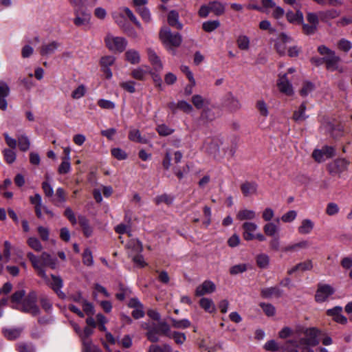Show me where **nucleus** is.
Returning a JSON list of instances; mask_svg holds the SVG:
<instances>
[{
	"mask_svg": "<svg viewBox=\"0 0 352 352\" xmlns=\"http://www.w3.org/2000/svg\"><path fill=\"white\" fill-rule=\"evenodd\" d=\"M10 94V88L6 82L0 81V109L5 111L8 107L6 98Z\"/></svg>",
	"mask_w": 352,
	"mask_h": 352,
	"instance_id": "nucleus-17",
	"label": "nucleus"
},
{
	"mask_svg": "<svg viewBox=\"0 0 352 352\" xmlns=\"http://www.w3.org/2000/svg\"><path fill=\"white\" fill-rule=\"evenodd\" d=\"M243 237L245 241H252L254 239L255 232L258 230V226L253 222L246 221L243 226Z\"/></svg>",
	"mask_w": 352,
	"mask_h": 352,
	"instance_id": "nucleus-16",
	"label": "nucleus"
},
{
	"mask_svg": "<svg viewBox=\"0 0 352 352\" xmlns=\"http://www.w3.org/2000/svg\"><path fill=\"white\" fill-rule=\"evenodd\" d=\"M313 268L312 261L311 260H307L305 261L301 262L289 269L287 272L289 274H292L293 273L300 271L305 272L311 270Z\"/></svg>",
	"mask_w": 352,
	"mask_h": 352,
	"instance_id": "nucleus-24",
	"label": "nucleus"
},
{
	"mask_svg": "<svg viewBox=\"0 0 352 352\" xmlns=\"http://www.w3.org/2000/svg\"><path fill=\"white\" fill-rule=\"evenodd\" d=\"M75 18L74 23L76 26L87 25L89 23L91 16L90 14L84 9H74Z\"/></svg>",
	"mask_w": 352,
	"mask_h": 352,
	"instance_id": "nucleus-13",
	"label": "nucleus"
},
{
	"mask_svg": "<svg viewBox=\"0 0 352 352\" xmlns=\"http://www.w3.org/2000/svg\"><path fill=\"white\" fill-rule=\"evenodd\" d=\"M216 289V286L211 280H205L199 285L195 290V295L197 296H202L206 294H209L214 292Z\"/></svg>",
	"mask_w": 352,
	"mask_h": 352,
	"instance_id": "nucleus-15",
	"label": "nucleus"
},
{
	"mask_svg": "<svg viewBox=\"0 0 352 352\" xmlns=\"http://www.w3.org/2000/svg\"><path fill=\"white\" fill-rule=\"evenodd\" d=\"M129 139L131 141L141 143V144L147 143L146 139L142 137L140 131L136 129H130L129 133Z\"/></svg>",
	"mask_w": 352,
	"mask_h": 352,
	"instance_id": "nucleus-31",
	"label": "nucleus"
},
{
	"mask_svg": "<svg viewBox=\"0 0 352 352\" xmlns=\"http://www.w3.org/2000/svg\"><path fill=\"white\" fill-rule=\"evenodd\" d=\"M340 208L336 203H329L326 208V213L329 216H333L339 212Z\"/></svg>",
	"mask_w": 352,
	"mask_h": 352,
	"instance_id": "nucleus-63",
	"label": "nucleus"
},
{
	"mask_svg": "<svg viewBox=\"0 0 352 352\" xmlns=\"http://www.w3.org/2000/svg\"><path fill=\"white\" fill-rule=\"evenodd\" d=\"M314 228V223L309 219H303L298 228V232L300 234H309Z\"/></svg>",
	"mask_w": 352,
	"mask_h": 352,
	"instance_id": "nucleus-21",
	"label": "nucleus"
},
{
	"mask_svg": "<svg viewBox=\"0 0 352 352\" xmlns=\"http://www.w3.org/2000/svg\"><path fill=\"white\" fill-rule=\"evenodd\" d=\"M314 89L315 85L312 82L309 81H305L302 83V88L300 89L299 93L301 96L305 97L311 93Z\"/></svg>",
	"mask_w": 352,
	"mask_h": 352,
	"instance_id": "nucleus-44",
	"label": "nucleus"
},
{
	"mask_svg": "<svg viewBox=\"0 0 352 352\" xmlns=\"http://www.w3.org/2000/svg\"><path fill=\"white\" fill-rule=\"evenodd\" d=\"M349 164V162L344 159H337L329 164L327 170L331 175L340 176L347 170Z\"/></svg>",
	"mask_w": 352,
	"mask_h": 352,
	"instance_id": "nucleus-8",
	"label": "nucleus"
},
{
	"mask_svg": "<svg viewBox=\"0 0 352 352\" xmlns=\"http://www.w3.org/2000/svg\"><path fill=\"white\" fill-rule=\"evenodd\" d=\"M170 338L174 339L175 342L178 344H183L186 340V337L184 333L174 331L170 334Z\"/></svg>",
	"mask_w": 352,
	"mask_h": 352,
	"instance_id": "nucleus-59",
	"label": "nucleus"
},
{
	"mask_svg": "<svg viewBox=\"0 0 352 352\" xmlns=\"http://www.w3.org/2000/svg\"><path fill=\"white\" fill-rule=\"evenodd\" d=\"M192 103L197 109H204L206 107H207L209 104V100L204 98L201 95L196 94L192 97Z\"/></svg>",
	"mask_w": 352,
	"mask_h": 352,
	"instance_id": "nucleus-26",
	"label": "nucleus"
},
{
	"mask_svg": "<svg viewBox=\"0 0 352 352\" xmlns=\"http://www.w3.org/2000/svg\"><path fill=\"white\" fill-rule=\"evenodd\" d=\"M159 325V331H160L162 335L166 336L167 337H170V327L169 324L164 322L162 321L158 323Z\"/></svg>",
	"mask_w": 352,
	"mask_h": 352,
	"instance_id": "nucleus-56",
	"label": "nucleus"
},
{
	"mask_svg": "<svg viewBox=\"0 0 352 352\" xmlns=\"http://www.w3.org/2000/svg\"><path fill=\"white\" fill-rule=\"evenodd\" d=\"M259 306L262 308L263 311L267 316L271 317L276 314V309L272 304L261 302Z\"/></svg>",
	"mask_w": 352,
	"mask_h": 352,
	"instance_id": "nucleus-50",
	"label": "nucleus"
},
{
	"mask_svg": "<svg viewBox=\"0 0 352 352\" xmlns=\"http://www.w3.org/2000/svg\"><path fill=\"white\" fill-rule=\"evenodd\" d=\"M318 51L321 55L324 56L322 59L326 63L327 69L331 71L338 69L340 58L336 54L334 51L325 45H320L318 47Z\"/></svg>",
	"mask_w": 352,
	"mask_h": 352,
	"instance_id": "nucleus-3",
	"label": "nucleus"
},
{
	"mask_svg": "<svg viewBox=\"0 0 352 352\" xmlns=\"http://www.w3.org/2000/svg\"><path fill=\"white\" fill-rule=\"evenodd\" d=\"M220 23L218 20L208 21L202 24V28L205 32H211L218 28Z\"/></svg>",
	"mask_w": 352,
	"mask_h": 352,
	"instance_id": "nucleus-46",
	"label": "nucleus"
},
{
	"mask_svg": "<svg viewBox=\"0 0 352 352\" xmlns=\"http://www.w3.org/2000/svg\"><path fill=\"white\" fill-rule=\"evenodd\" d=\"M82 263L87 266H92L94 265V258L89 248H86L82 253Z\"/></svg>",
	"mask_w": 352,
	"mask_h": 352,
	"instance_id": "nucleus-49",
	"label": "nucleus"
},
{
	"mask_svg": "<svg viewBox=\"0 0 352 352\" xmlns=\"http://www.w3.org/2000/svg\"><path fill=\"white\" fill-rule=\"evenodd\" d=\"M124 12L126 14V15L129 18V19L135 23V25L140 30H142V25L138 21L136 16L134 15L133 12L129 8H123Z\"/></svg>",
	"mask_w": 352,
	"mask_h": 352,
	"instance_id": "nucleus-58",
	"label": "nucleus"
},
{
	"mask_svg": "<svg viewBox=\"0 0 352 352\" xmlns=\"http://www.w3.org/2000/svg\"><path fill=\"white\" fill-rule=\"evenodd\" d=\"M334 289L328 284H319L315 295V299L318 302H322L334 293Z\"/></svg>",
	"mask_w": 352,
	"mask_h": 352,
	"instance_id": "nucleus-9",
	"label": "nucleus"
},
{
	"mask_svg": "<svg viewBox=\"0 0 352 352\" xmlns=\"http://www.w3.org/2000/svg\"><path fill=\"white\" fill-rule=\"evenodd\" d=\"M309 246V243L307 241H302L300 242L289 245L283 248V251L285 252H296L300 249H305Z\"/></svg>",
	"mask_w": 352,
	"mask_h": 352,
	"instance_id": "nucleus-36",
	"label": "nucleus"
},
{
	"mask_svg": "<svg viewBox=\"0 0 352 352\" xmlns=\"http://www.w3.org/2000/svg\"><path fill=\"white\" fill-rule=\"evenodd\" d=\"M37 296L35 292H31L23 300L21 307L16 305L14 308L20 311L31 314L32 316H37L40 314V309L36 304Z\"/></svg>",
	"mask_w": 352,
	"mask_h": 352,
	"instance_id": "nucleus-2",
	"label": "nucleus"
},
{
	"mask_svg": "<svg viewBox=\"0 0 352 352\" xmlns=\"http://www.w3.org/2000/svg\"><path fill=\"white\" fill-rule=\"evenodd\" d=\"M78 223L83 230L84 234L87 237L90 236L92 234L93 230H92V228L89 226L88 219L83 216H79L78 217Z\"/></svg>",
	"mask_w": 352,
	"mask_h": 352,
	"instance_id": "nucleus-32",
	"label": "nucleus"
},
{
	"mask_svg": "<svg viewBox=\"0 0 352 352\" xmlns=\"http://www.w3.org/2000/svg\"><path fill=\"white\" fill-rule=\"evenodd\" d=\"M23 329L22 327L5 329L3 331V335L8 340H12L18 338Z\"/></svg>",
	"mask_w": 352,
	"mask_h": 352,
	"instance_id": "nucleus-27",
	"label": "nucleus"
},
{
	"mask_svg": "<svg viewBox=\"0 0 352 352\" xmlns=\"http://www.w3.org/2000/svg\"><path fill=\"white\" fill-rule=\"evenodd\" d=\"M277 86L279 91L288 96H291L294 94V89L292 83L288 80L287 77V74H284L283 75H279L278 79L277 81Z\"/></svg>",
	"mask_w": 352,
	"mask_h": 352,
	"instance_id": "nucleus-12",
	"label": "nucleus"
},
{
	"mask_svg": "<svg viewBox=\"0 0 352 352\" xmlns=\"http://www.w3.org/2000/svg\"><path fill=\"white\" fill-rule=\"evenodd\" d=\"M27 256L31 261L34 268L36 270L38 275L43 279L45 283L50 286L58 296H64L63 293L60 291V288L63 287L61 278L52 274L50 279L46 274L45 270L42 269L41 265L36 261L33 253H28Z\"/></svg>",
	"mask_w": 352,
	"mask_h": 352,
	"instance_id": "nucleus-1",
	"label": "nucleus"
},
{
	"mask_svg": "<svg viewBox=\"0 0 352 352\" xmlns=\"http://www.w3.org/2000/svg\"><path fill=\"white\" fill-rule=\"evenodd\" d=\"M137 12L141 16L142 19L146 21L149 22L151 19V13L146 7L137 8Z\"/></svg>",
	"mask_w": 352,
	"mask_h": 352,
	"instance_id": "nucleus-62",
	"label": "nucleus"
},
{
	"mask_svg": "<svg viewBox=\"0 0 352 352\" xmlns=\"http://www.w3.org/2000/svg\"><path fill=\"white\" fill-rule=\"evenodd\" d=\"M71 170V163L70 160H68V157L66 159L62 158V162L58 166V173L60 175H65L68 173Z\"/></svg>",
	"mask_w": 352,
	"mask_h": 352,
	"instance_id": "nucleus-48",
	"label": "nucleus"
},
{
	"mask_svg": "<svg viewBox=\"0 0 352 352\" xmlns=\"http://www.w3.org/2000/svg\"><path fill=\"white\" fill-rule=\"evenodd\" d=\"M263 231L267 236H274L279 231L276 224L273 222H268L263 226Z\"/></svg>",
	"mask_w": 352,
	"mask_h": 352,
	"instance_id": "nucleus-39",
	"label": "nucleus"
},
{
	"mask_svg": "<svg viewBox=\"0 0 352 352\" xmlns=\"http://www.w3.org/2000/svg\"><path fill=\"white\" fill-rule=\"evenodd\" d=\"M305 338L300 339L301 345L315 346L320 342V336L322 332L317 328H307L304 331Z\"/></svg>",
	"mask_w": 352,
	"mask_h": 352,
	"instance_id": "nucleus-7",
	"label": "nucleus"
},
{
	"mask_svg": "<svg viewBox=\"0 0 352 352\" xmlns=\"http://www.w3.org/2000/svg\"><path fill=\"white\" fill-rule=\"evenodd\" d=\"M94 333L93 328H91L89 327H86L83 331L80 333V337L82 342V351H85L87 350L86 343L90 344V346H96L91 341V339H89V336L92 335Z\"/></svg>",
	"mask_w": 352,
	"mask_h": 352,
	"instance_id": "nucleus-22",
	"label": "nucleus"
},
{
	"mask_svg": "<svg viewBox=\"0 0 352 352\" xmlns=\"http://www.w3.org/2000/svg\"><path fill=\"white\" fill-rule=\"evenodd\" d=\"M236 43L240 50H247L249 49L250 40L246 36H239L237 38Z\"/></svg>",
	"mask_w": 352,
	"mask_h": 352,
	"instance_id": "nucleus-51",
	"label": "nucleus"
},
{
	"mask_svg": "<svg viewBox=\"0 0 352 352\" xmlns=\"http://www.w3.org/2000/svg\"><path fill=\"white\" fill-rule=\"evenodd\" d=\"M209 5L210 7L211 12H213L215 15H221L225 12L224 5L219 1H211L209 3Z\"/></svg>",
	"mask_w": 352,
	"mask_h": 352,
	"instance_id": "nucleus-38",
	"label": "nucleus"
},
{
	"mask_svg": "<svg viewBox=\"0 0 352 352\" xmlns=\"http://www.w3.org/2000/svg\"><path fill=\"white\" fill-rule=\"evenodd\" d=\"M36 261L41 265L42 269L44 267H49L51 269H55L57 265V259L52 257L47 252H43L39 258L34 255Z\"/></svg>",
	"mask_w": 352,
	"mask_h": 352,
	"instance_id": "nucleus-14",
	"label": "nucleus"
},
{
	"mask_svg": "<svg viewBox=\"0 0 352 352\" xmlns=\"http://www.w3.org/2000/svg\"><path fill=\"white\" fill-rule=\"evenodd\" d=\"M142 328L147 331L146 336L147 339L152 342H157L160 340L159 335H162L159 331V325L153 323L143 322Z\"/></svg>",
	"mask_w": 352,
	"mask_h": 352,
	"instance_id": "nucleus-10",
	"label": "nucleus"
},
{
	"mask_svg": "<svg viewBox=\"0 0 352 352\" xmlns=\"http://www.w3.org/2000/svg\"><path fill=\"white\" fill-rule=\"evenodd\" d=\"M56 197L53 202L57 206L66 201L65 192L63 188L59 187L56 189Z\"/></svg>",
	"mask_w": 352,
	"mask_h": 352,
	"instance_id": "nucleus-43",
	"label": "nucleus"
},
{
	"mask_svg": "<svg viewBox=\"0 0 352 352\" xmlns=\"http://www.w3.org/2000/svg\"><path fill=\"white\" fill-rule=\"evenodd\" d=\"M257 188L258 185L254 182H245L241 185V190L245 197L256 194Z\"/></svg>",
	"mask_w": 352,
	"mask_h": 352,
	"instance_id": "nucleus-19",
	"label": "nucleus"
},
{
	"mask_svg": "<svg viewBox=\"0 0 352 352\" xmlns=\"http://www.w3.org/2000/svg\"><path fill=\"white\" fill-rule=\"evenodd\" d=\"M306 104L302 103L298 111H294L293 115V119L296 122H300L305 120L307 116L305 115Z\"/></svg>",
	"mask_w": 352,
	"mask_h": 352,
	"instance_id": "nucleus-40",
	"label": "nucleus"
},
{
	"mask_svg": "<svg viewBox=\"0 0 352 352\" xmlns=\"http://www.w3.org/2000/svg\"><path fill=\"white\" fill-rule=\"evenodd\" d=\"M148 57L150 63L156 71H161L163 68V65L161 62L160 57L156 52L151 48L147 49Z\"/></svg>",
	"mask_w": 352,
	"mask_h": 352,
	"instance_id": "nucleus-18",
	"label": "nucleus"
},
{
	"mask_svg": "<svg viewBox=\"0 0 352 352\" xmlns=\"http://www.w3.org/2000/svg\"><path fill=\"white\" fill-rule=\"evenodd\" d=\"M217 115L214 112L208 107H206L201 111L200 118L201 120L208 122H212L216 119Z\"/></svg>",
	"mask_w": 352,
	"mask_h": 352,
	"instance_id": "nucleus-30",
	"label": "nucleus"
},
{
	"mask_svg": "<svg viewBox=\"0 0 352 352\" xmlns=\"http://www.w3.org/2000/svg\"><path fill=\"white\" fill-rule=\"evenodd\" d=\"M173 199L166 194L161 195L155 198V202L157 205H159L162 203H165V204L169 205L173 203Z\"/></svg>",
	"mask_w": 352,
	"mask_h": 352,
	"instance_id": "nucleus-57",
	"label": "nucleus"
},
{
	"mask_svg": "<svg viewBox=\"0 0 352 352\" xmlns=\"http://www.w3.org/2000/svg\"><path fill=\"white\" fill-rule=\"evenodd\" d=\"M286 18L290 23H302L303 14L299 10H298L296 13L292 11H288L286 13Z\"/></svg>",
	"mask_w": 352,
	"mask_h": 352,
	"instance_id": "nucleus-28",
	"label": "nucleus"
},
{
	"mask_svg": "<svg viewBox=\"0 0 352 352\" xmlns=\"http://www.w3.org/2000/svg\"><path fill=\"white\" fill-rule=\"evenodd\" d=\"M19 146L22 151H26L30 148V142L28 137L25 135H21L17 139Z\"/></svg>",
	"mask_w": 352,
	"mask_h": 352,
	"instance_id": "nucleus-45",
	"label": "nucleus"
},
{
	"mask_svg": "<svg viewBox=\"0 0 352 352\" xmlns=\"http://www.w3.org/2000/svg\"><path fill=\"white\" fill-rule=\"evenodd\" d=\"M227 106L231 111H236L241 107L240 101L232 94L228 96Z\"/></svg>",
	"mask_w": 352,
	"mask_h": 352,
	"instance_id": "nucleus-42",
	"label": "nucleus"
},
{
	"mask_svg": "<svg viewBox=\"0 0 352 352\" xmlns=\"http://www.w3.org/2000/svg\"><path fill=\"white\" fill-rule=\"evenodd\" d=\"M170 320L172 323L173 327L175 329H186L191 326V322L188 319L176 320L173 318H170Z\"/></svg>",
	"mask_w": 352,
	"mask_h": 352,
	"instance_id": "nucleus-37",
	"label": "nucleus"
},
{
	"mask_svg": "<svg viewBox=\"0 0 352 352\" xmlns=\"http://www.w3.org/2000/svg\"><path fill=\"white\" fill-rule=\"evenodd\" d=\"M126 60L131 64H138L140 61V54L137 50H129L125 52Z\"/></svg>",
	"mask_w": 352,
	"mask_h": 352,
	"instance_id": "nucleus-34",
	"label": "nucleus"
},
{
	"mask_svg": "<svg viewBox=\"0 0 352 352\" xmlns=\"http://www.w3.org/2000/svg\"><path fill=\"white\" fill-rule=\"evenodd\" d=\"M256 212L252 210L243 209L241 210L238 212L236 214V219L243 221V220H252L256 218Z\"/></svg>",
	"mask_w": 352,
	"mask_h": 352,
	"instance_id": "nucleus-29",
	"label": "nucleus"
},
{
	"mask_svg": "<svg viewBox=\"0 0 352 352\" xmlns=\"http://www.w3.org/2000/svg\"><path fill=\"white\" fill-rule=\"evenodd\" d=\"M160 38L166 47H179L182 38L179 33H173L167 27H164L160 32Z\"/></svg>",
	"mask_w": 352,
	"mask_h": 352,
	"instance_id": "nucleus-5",
	"label": "nucleus"
},
{
	"mask_svg": "<svg viewBox=\"0 0 352 352\" xmlns=\"http://www.w3.org/2000/svg\"><path fill=\"white\" fill-rule=\"evenodd\" d=\"M27 242L28 245L35 251L40 252L43 249L41 242L36 237H30Z\"/></svg>",
	"mask_w": 352,
	"mask_h": 352,
	"instance_id": "nucleus-53",
	"label": "nucleus"
},
{
	"mask_svg": "<svg viewBox=\"0 0 352 352\" xmlns=\"http://www.w3.org/2000/svg\"><path fill=\"white\" fill-rule=\"evenodd\" d=\"M111 155L118 160H123L127 157L126 152L120 148H113L111 150Z\"/></svg>",
	"mask_w": 352,
	"mask_h": 352,
	"instance_id": "nucleus-60",
	"label": "nucleus"
},
{
	"mask_svg": "<svg viewBox=\"0 0 352 352\" xmlns=\"http://www.w3.org/2000/svg\"><path fill=\"white\" fill-rule=\"evenodd\" d=\"M292 41L291 38L285 33L280 34L278 40L276 43V51L281 55L285 54L286 52V43Z\"/></svg>",
	"mask_w": 352,
	"mask_h": 352,
	"instance_id": "nucleus-20",
	"label": "nucleus"
},
{
	"mask_svg": "<svg viewBox=\"0 0 352 352\" xmlns=\"http://www.w3.org/2000/svg\"><path fill=\"white\" fill-rule=\"evenodd\" d=\"M221 144V140L218 138H208L204 141L202 148L205 152L214 158L219 159L224 155V153H221L220 151Z\"/></svg>",
	"mask_w": 352,
	"mask_h": 352,
	"instance_id": "nucleus-6",
	"label": "nucleus"
},
{
	"mask_svg": "<svg viewBox=\"0 0 352 352\" xmlns=\"http://www.w3.org/2000/svg\"><path fill=\"white\" fill-rule=\"evenodd\" d=\"M199 305L202 309L208 313H213L216 308L213 301L208 298H202L199 300Z\"/></svg>",
	"mask_w": 352,
	"mask_h": 352,
	"instance_id": "nucleus-33",
	"label": "nucleus"
},
{
	"mask_svg": "<svg viewBox=\"0 0 352 352\" xmlns=\"http://www.w3.org/2000/svg\"><path fill=\"white\" fill-rule=\"evenodd\" d=\"M256 265L261 269H266L270 265V257L265 253L259 254L256 257Z\"/></svg>",
	"mask_w": 352,
	"mask_h": 352,
	"instance_id": "nucleus-35",
	"label": "nucleus"
},
{
	"mask_svg": "<svg viewBox=\"0 0 352 352\" xmlns=\"http://www.w3.org/2000/svg\"><path fill=\"white\" fill-rule=\"evenodd\" d=\"M179 13L175 10H171L168 12L167 16V21L169 25L175 28L178 30H182L183 28L182 23L179 21Z\"/></svg>",
	"mask_w": 352,
	"mask_h": 352,
	"instance_id": "nucleus-23",
	"label": "nucleus"
},
{
	"mask_svg": "<svg viewBox=\"0 0 352 352\" xmlns=\"http://www.w3.org/2000/svg\"><path fill=\"white\" fill-rule=\"evenodd\" d=\"M262 297L270 298L272 296L280 297L282 295V290L278 287L263 288L261 291Z\"/></svg>",
	"mask_w": 352,
	"mask_h": 352,
	"instance_id": "nucleus-25",
	"label": "nucleus"
},
{
	"mask_svg": "<svg viewBox=\"0 0 352 352\" xmlns=\"http://www.w3.org/2000/svg\"><path fill=\"white\" fill-rule=\"evenodd\" d=\"M337 45H338V48L340 50L343 51L344 52H349L352 48V43L349 41H348L345 38L340 39L338 41Z\"/></svg>",
	"mask_w": 352,
	"mask_h": 352,
	"instance_id": "nucleus-52",
	"label": "nucleus"
},
{
	"mask_svg": "<svg viewBox=\"0 0 352 352\" xmlns=\"http://www.w3.org/2000/svg\"><path fill=\"white\" fill-rule=\"evenodd\" d=\"M4 159L8 164H12L16 160V153L13 149L6 148L3 151Z\"/></svg>",
	"mask_w": 352,
	"mask_h": 352,
	"instance_id": "nucleus-54",
	"label": "nucleus"
},
{
	"mask_svg": "<svg viewBox=\"0 0 352 352\" xmlns=\"http://www.w3.org/2000/svg\"><path fill=\"white\" fill-rule=\"evenodd\" d=\"M296 217V211L289 210L281 217V220L285 223H290L294 221Z\"/></svg>",
	"mask_w": 352,
	"mask_h": 352,
	"instance_id": "nucleus-64",
	"label": "nucleus"
},
{
	"mask_svg": "<svg viewBox=\"0 0 352 352\" xmlns=\"http://www.w3.org/2000/svg\"><path fill=\"white\" fill-rule=\"evenodd\" d=\"M177 107L179 109L186 113H190L193 111L192 106L185 100H180L177 102Z\"/></svg>",
	"mask_w": 352,
	"mask_h": 352,
	"instance_id": "nucleus-61",
	"label": "nucleus"
},
{
	"mask_svg": "<svg viewBox=\"0 0 352 352\" xmlns=\"http://www.w3.org/2000/svg\"><path fill=\"white\" fill-rule=\"evenodd\" d=\"M104 43L107 47L114 53H121L126 47L127 41L120 36H116L108 33L104 38Z\"/></svg>",
	"mask_w": 352,
	"mask_h": 352,
	"instance_id": "nucleus-4",
	"label": "nucleus"
},
{
	"mask_svg": "<svg viewBox=\"0 0 352 352\" xmlns=\"http://www.w3.org/2000/svg\"><path fill=\"white\" fill-rule=\"evenodd\" d=\"M18 352H35L36 348L32 343L30 342H19L16 345Z\"/></svg>",
	"mask_w": 352,
	"mask_h": 352,
	"instance_id": "nucleus-47",
	"label": "nucleus"
},
{
	"mask_svg": "<svg viewBox=\"0 0 352 352\" xmlns=\"http://www.w3.org/2000/svg\"><path fill=\"white\" fill-rule=\"evenodd\" d=\"M60 47V43L56 41L43 43L38 48V52L41 56L48 57L53 55L58 49Z\"/></svg>",
	"mask_w": 352,
	"mask_h": 352,
	"instance_id": "nucleus-11",
	"label": "nucleus"
},
{
	"mask_svg": "<svg viewBox=\"0 0 352 352\" xmlns=\"http://www.w3.org/2000/svg\"><path fill=\"white\" fill-rule=\"evenodd\" d=\"M264 349L267 351L272 352L285 351V347L280 346L274 340H270L265 342L264 344Z\"/></svg>",
	"mask_w": 352,
	"mask_h": 352,
	"instance_id": "nucleus-41",
	"label": "nucleus"
},
{
	"mask_svg": "<svg viewBox=\"0 0 352 352\" xmlns=\"http://www.w3.org/2000/svg\"><path fill=\"white\" fill-rule=\"evenodd\" d=\"M25 292L23 289L15 292L11 296V301L16 304H21L25 296Z\"/></svg>",
	"mask_w": 352,
	"mask_h": 352,
	"instance_id": "nucleus-55",
	"label": "nucleus"
}]
</instances>
